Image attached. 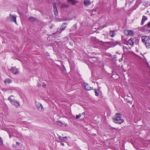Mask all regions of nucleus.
<instances>
[{"label": "nucleus", "instance_id": "1", "mask_svg": "<svg viewBox=\"0 0 150 150\" xmlns=\"http://www.w3.org/2000/svg\"><path fill=\"white\" fill-rule=\"evenodd\" d=\"M122 115L120 114L117 113L115 117L113 118L114 122L117 124H121L124 122V120L122 118Z\"/></svg>", "mask_w": 150, "mask_h": 150}, {"label": "nucleus", "instance_id": "2", "mask_svg": "<svg viewBox=\"0 0 150 150\" xmlns=\"http://www.w3.org/2000/svg\"><path fill=\"white\" fill-rule=\"evenodd\" d=\"M141 38L142 42L145 44L146 47L150 48V38L148 36H143Z\"/></svg>", "mask_w": 150, "mask_h": 150}, {"label": "nucleus", "instance_id": "3", "mask_svg": "<svg viewBox=\"0 0 150 150\" xmlns=\"http://www.w3.org/2000/svg\"><path fill=\"white\" fill-rule=\"evenodd\" d=\"M124 34L128 36H132L134 35V33L133 30H126L124 31Z\"/></svg>", "mask_w": 150, "mask_h": 150}, {"label": "nucleus", "instance_id": "4", "mask_svg": "<svg viewBox=\"0 0 150 150\" xmlns=\"http://www.w3.org/2000/svg\"><path fill=\"white\" fill-rule=\"evenodd\" d=\"M9 18L10 20V21L12 22H14L16 24H17L16 21V16L15 15L10 14L9 16Z\"/></svg>", "mask_w": 150, "mask_h": 150}, {"label": "nucleus", "instance_id": "5", "mask_svg": "<svg viewBox=\"0 0 150 150\" xmlns=\"http://www.w3.org/2000/svg\"><path fill=\"white\" fill-rule=\"evenodd\" d=\"M37 108L38 110L40 112H42L44 110V109L42 104L39 103H36Z\"/></svg>", "mask_w": 150, "mask_h": 150}, {"label": "nucleus", "instance_id": "6", "mask_svg": "<svg viewBox=\"0 0 150 150\" xmlns=\"http://www.w3.org/2000/svg\"><path fill=\"white\" fill-rule=\"evenodd\" d=\"M11 104L13 105L16 108H18L20 106V103L16 100L11 103Z\"/></svg>", "mask_w": 150, "mask_h": 150}, {"label": "nucleus", "instance_id": "7", "mask_svg": "<svg viewBox=\"0 0 150 150\" xmlns=\"http://www.w3.org/2000/svg\"><path fill=\"white\" fill-rule=\"evenodd\" d=\"M9 70L14 74H17L19 73V71L18 70V69L15 67H12L9 69Z\"/></svg>", "mask_w": 150, "mask_h": 150}, {"label": "nucleus", "instance_id": "8", "mask_svg": "<svg viewBox=\"0 0 150 150\" xmlns=\"http://www.w3.org/2000/svg\"><path fill=\"white\" fill-rule=\"evenodd\" d=\"M83 86H84L86 90L87 91H89L90 90L92 89L93 88V87H90L89 86L88 84H86L85 83H84L83 84Z\"/></svg>", "mask_w": 150, "mask_h": 150}, {"label": "nucleus", "instance_id": "9", "mask_svg": "<svg viewBox=\"0 0 150 150\" xmlns=\"http://www.w3.org/2000/svg\"><path fill=\"white\" fill-rule=\"evenodd\" d=\"M8 100L11 103L15 100V96L13 95H11L8 98Z\"/></svg>", "mask_w": 150, "mask_h": 150}, {"label": "nucleus", "instance_id": "10", "mask_svg": "<svg viewBox=\"0 0 150 150\" xmlns=\"http://www.w3.org/2000/svg\"><path fill=\"white\" fill-rule=\"evenodd\" d=\"M109 34L111 37H114L115 36L116 33H115L114 30H110Z\"/></svg>", "mask_w": 150, "mask_h": 150}, {"label": "nucleus", "instance_id": "11", "mask_svg": "<svg viewBox=\"0 0 150 150\" xmlns=\"http://www.w3.org/2000/svg\"><path fill=\"white\" fill-rule=\"evenodd\" d=\"M128 42L130 45L133 46L134 44V39H132V38L128 40Z\"/></svg>", "mask_w": 150, "mask_h": 150}, {"label": "nucleus", "instance_id": "12", "mask_svg": "<svg viewBox=\"0 0 150 150\" xmlns=\"http://www.w3.org/2000/svg\"><path fill=\"white\" fill-rule=\"evenodd\" d=\"M147 19V18L145 16H143L142 17V21H141V24L142 25H143L144 24L145 21H146Z\"/></svg>", "mask_w": 150, "mask_h": 150}, {"label": "nucleus", "instance_id": "13", "mask_svg": "<svg viewBox=\"0 0 150 150\" xmlns=\"http://www.w3.org/2000/svg\"><path fill=\"white\" fill-rule=\"evenodd\" d=\"M67 25V23H63L60 28V30H64L66 28V26H64V25Z\"/></svg>", "mask_w": 150, "mask_h": 150}, {"label": "nucleus", "instance_id": "14", "mask_svg": "<svg viewBox=\"0 0 150 150\" xmlns=\"http://www.w3.org/2000/svg\"><path fill=\"white\" fill-rule=\"evenodd\" d=\"M4 82L6 84H8L12 82V81L9 78H7L4 80Z\"/></svg>", "mask_w": 150, "mask_h": 150}, {"label": "nucleus", "instance_id": "15", "mask_svg": "<svg viewBox=\"0 0 150 150\" xmlns=\"http://www.w3.org/2000/svg\"><path fill=\"white\" fill-rule=\"evenodd\" d=\"M143 57L141 58V59L144 62L146 63V64H147V65H149V64L147 62V60L144 55H143Z\"/></svg>", "mask_w": 150, "mask_h": 150}, {"label": "nucleus", "instance_id": "16", "mask_svg": "<svg viewBox=\"0 0 150 150\" xmlns=\"http://www.w3.org/2000/svg\"><path fill=\"white\" fill-rule=\"evenodd\" d=\"M84 4L86 6H88L90 4V2L87 0H85L84 1Z\"/></svg>", "mask_w": 150, "mask_h": 150}, {"label": "nucleus", "instance_id": "17", "mask_svg": "<svg viewBox=\"0 0 150 150\" xmlns=\"http://www.w3.org/2000/svg\"><path fill=\"white\" fill-rule=\"evenodd\" d=\"M29 20H31V21H34L36 20V19L33 17H30L29 18Z\"/></svg>", "mask_w": 150, "mask_h": 150}, {"label": "nucleus", "instance_id": "18", "mask_svg": "<svg viewBox=\"0 0 150 150\" xmlns=\"http://www.w3.org/2000/svg\"><path fill=\"white\" fill-rule=\"evenodd\" d=\"M67 137H64V138L62 139V140L61 141L63 142H66L67 141Z\"/></svg>", "mask_w": 150, "mask_h": 150}, {"label": "nucleus", "instance_id": "19", "mask_svg": "<svg viewBox=\"0 0 150 150\" xmlns=\"http://www.w3.org/2000/svg\"><path fill=\"white\" fill-rule=\"evenodd\" d=\"M67 0L71 2L72 4L73 5H75V4L76 2L74 0Z\"/></svg>", "mask_w": 150, "mask_h": 150}, {"label": "nucleus", "instance_id": "20", "mask_svg": "<svg viewBox=\"0 0 150 150\" xmlns=\"http://www.w3.org/2000/svg\"><path fill=\"white\" fill-rule=\"evenodd\" d=\"M94 91L96 95L97 96H98L99 95V93L98 92H97L96 89H95Z\"/></svg>", "mask_w": 150, "mask_h": 150}, {"label": "nucleus", "instance_id": "21", "mask_svg": "<svg viewBox=\"0 0 150 150\" xmlns=\"http://www.w3.org/2000/svg\"><path fill=\"white\" fill-rule=\"evenodd\" d=\"M57 124L59 126H62V123L60 121H58L57 122Z\"/></svg>", "mask_w": 150, "mask_h": 150}, {"label": "nucleus", "instance_id": "22", "mask_svg": "<svg viewBox=\"0 0 150 150\" xmlns=\"http://www.w3.org/2000/svg\"><path fill=\"white\" fill-rule=\"evenodd\" d=\"M0 144L2 145L3 144V140L0 137Z\"/></svg>", "mask_w": 150, "mask_h": 150}, {"label": "nucleus", "instance_id": "23", "mask_svg": "<svg viewBox=\"0 0 150 150\" xmlns=\"http://www.w3.org/2000/svg\"><path fill=\"white\" fill-rule=\"evenodd\" d=\"M81 116V115L80 114L79 115H76V118L77 119H79L80 118Z\"/></svg>", "mask_w": 150, "mask_h": 150}, {"label": "nucleus", "instance_id": "24", "mask_svg": "<svg viewBox=\"0 0 150 150\" xmlns=\"http://www.w3.org/2000/svg\"><path fill=\"white\" fill-rule=\"evenodd\" d=\"M53 8H54V11H55V10H56L57 11V7H56V5L55 4H53Z\"/></svg>", "mask_w": 150, "mask_h": 150}, {"label": "nucleus", "instance_id": "25", "mask_svg": "<svg viewBox=\"0 0 150 150\" xmlns=\"http://www.w3.org/2000/svg\"><path fill=\"white\" fill-rule=\"evenodd\" d=\"M54 14L55 16H57L58 14V12L57 11H57L56 10H55V11H54Z\"/></svg>", "mask_w": 150, "mask_h": 150}, {"label": "nucleus", "instance_id": "26", "mask_svg": "<svg viewBox=\"0 0 150 150\" xmlns=\"http://www.w3.org/2000/svg\"><path fill=\"white\" fill-rule=\"evenodd\" d=\"M42 86L43 88H45L46 87V84L45 83H44L42 85Z\"/></svg>", "mask_w": 150, "mask_h": 150}, {"label": "nucleus", "instance_id": "27", "mask_svg": "<svg viewBox=\"0 0 150 150\" xmlns=\"http://www.w3.org/2000/svg\"><path fill=\"white\" fill-rule=\"evenodd\" d=\"M59 138L61 141L62 140V139L64 138V137H62L61 136H59Z\"/></svg>", "mask_w": 150, "mask_h": 150}, {"label": "nucleus", "instance_id": "28", "mask_svg": "<svg viewBox=\"0 0 150 150\" xmlns=\"http://www.w3.org/2000/svg\"><path fill=\"white\" fill-rule=\"evenodd\" d=\"M147 25L150 28V22L148 23Z\"/></svg>", "mask_w": 150, "mask_h": 150}, {"label": "nucleus", "instance_id": "29", "mask_svg": "<svg viewBox=\"0 0 150 150\" xmlns=\"http://www.w3.org/2000/svg\"><path fill=\"white\" fill-rule=\"evenodd\" d=\"M37 86L38 87H40L41 86V85H40V84L39 83H38V84H37Z\"/></svg>", "mask_w": 150, "mask_h": 150}, {"label": "nucleus", "instance_id": "30", "mask_svg": "<svg viewBox=\"0 0 150 150\" xmlns=\"http://www.w3.org/2000/svg\"><path fill=\"white\" fill-rule=\"evenodd\" d=\"M123 50H125V49H127V47L126 46V47H124V46L123 47Z\"/></svg>", "mask_w": 150, "mask_h": 150}, {"label": "nucleus", "instance_id": "31", "mask_svg": "<svg viewBox=\"0 0 150 150\" xmlns=\"http://www.w3.org/2000/svg\"><path fill=\"white\" fill-rule=\"evenodd\" d=\"M2 91H6V90L5 89H4V88H3V89H2Z\"/></svg>", "mask_w": 150, "mask_h": 150}, {"label": "nucleus", "instance_id": "32", "mask_svg": "<svg viewBox=\"0 0 150 150\" xmlns=\"http://www.w3.org/2000/svg\"><path fill=\"white\" fill-rule=\"evenodd\" d=\"M63 71L65 70V71H66L65 68L64 67V66L63 65Z\"/></svg>", "mask_w": 150, "mask_h": 150}, {"label": "nucleus", "instance_id": "33", "mask_svg": "<svg viewBox=\"0 0 150 150\" xmlns=\"http://www.w3.org/2000/svg\"><path fill=\"white\" fill-rule=\"evenodd\" d=\"M16 144L18 145H19V144H20V143L19 142H17Z\"/></svg>", "mask_w": 150, "mask_h": 150}, {"label": "nucleus", "instance_id": "34", "mask_svg": "<svg viewBox=\"0 0 150 150\" xmlns=\"http://www.w3.org/2000/svg\"><path fill=\"white\" fill-rule=\"evenodd\" d=\"M61 144L62 145V146H64V143H61Z\"/></svg>", "mask_w": 150, "mask_h": 150}, {"label": "nucleus", "instance_id": "35", "mask_svg": "<svg viewBox=\"0 0 150 150\" xmlns=\"http://www.w3.org/2000/svg\"><path fill=\"white\" fill-rule=\"evenodd\" d=\"M90 60V62H91L93 63V62L94 61H92L91 60Z\"/></svg>", "mask_w": 150, "mask_h": 150}, {"label": "nucleus", "instance_id": "36", "mask_svg": "<svg viewBox=\"0 0 150 150\" xmlns=\"http://www.w3.org/2000/svg\"><path fill=\"white\" fill-rule=\"evenodd\" d=\"M82 114L83 115H85V113H84L83 112V113H82Z\"/></svg>", "mask_w": 150, "mask_h": 150}, {"label": "nucleus", "instance_id": "37", "mask_svg": "<svg viewBox=\"0 0 150 150\" xmlns=\"http://www.w3.org/2000/svg\"><path fill=\"white\" fill-rule=\"evenodd\" d=\"M127 102H128V103H129V102H130V101H129V100H127Z\"/></svg>", "mask_w": 150, "mask_h": 150}, {"label": "nucleus", "instance_id": "38", "mask_svg": "<svg viewBox=\"0 0 150 150\" xmlns=\"http://www.w3.org/2000/svg\"><path fill=\"white\" fill-rule=\"evenodd\" d=\"M93 39H96V38H93Z\"/></svg>", "mask_w": 150, "mask_h": 150}, {"label": "nucleus", "instance_id": "39", "mask_svg": "<svg viewBox=\"0 0 150 150\" xmlns=\"http://www.w3.org/2000/svg\"><path fill=\"white\" fill-rule=\"evenodd\" d=\"M52 26H51V27H50V28H52Z\"/></svg>", "mask_w": 150, "mask_h": 150}, {"label": "nucleus", "instance_id": "40", "mask_svg": "<svg viewBox=\"0 0 150 150\" xmlns=\"http://www.w3.org/2000/svg\"><path fill=\"white\" fill-rule=\"evenodd\" d=\"M106 26H104V27H103L104 28V27H106Z\"/></svg>", "mask_w": 150, "mask_h": 150}]
</instances>
